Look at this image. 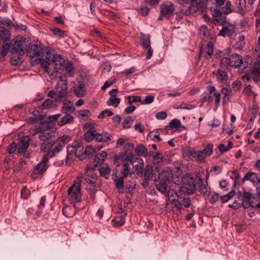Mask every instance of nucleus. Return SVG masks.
Listing matches in <instances>:
<instances>
[{
	"label": "nucleus",
	"instance_id": "nucleus-1",
	"mask_svg": "<svg viewBox=\"0 0 260 260\" xmlns=\"http://www.w3.org/2000/svg\"><path fill=\"white\" fill-rule=\"evenodd\" d=\"M85 131L83 135L84 140L87 142L95 141L97 142L109 144L112 142L110 135L106 132L99 133L93 123H86L84 125Z\"/></svg>",
	"mask_w": 260,
	"mask_h": 260
},
{
	"label": "nucleus",
	"instance_id": "nucleus-2",
	"mask_svg": "<svg viewBox=\"0 0 260 260\" xmlns=\"http://www.w3.org/2000/svg\"><path fill=\"white\" fill-rule=\"evenodd\" d=\"M26 41L25 39L17 38L10 44V47L12 53L10 62L13 65H18L23 61L22 55L25 53Z\"/></svg>",
	"mask_w": 260,
	"mask_h": 260
},
{
	"label": "nucleus",
	"instance_id": "nucleus-3",
	"mask_svg": "<svg viewBox=\"0 0 260 260\" xmlns=\"http://www.w3.org/2000/svg\"><path fill=\"white\" fill-rule=\"evenodd\" d=\"M196 182L191 174L187 173L184 176V183L180 187V191L184 194H192L196 190Z\"/></svg>",
	"mask_w": 260,
	"mask_h": 260
},
{
	"label": "nucleus",
	"instance_id": "nucleus-4",
	"mask_svg": "<svg viewBox=\"0 0 260 260\" xmlns=\"http://www.w3.org/2000/svg\"><path fill=\"white\" fill-rule=\"evenodd\" d=\"M242 205L244 208L250 206L260 208V197L245 191L242 197Z\"/></svg>",
	"mask_w": 260,
	"mask_h": 260
},
{
	"label": "nucleus",
	"instance_id": "nucleus-5",
	"mask_svg": "<svg viewBox=\"0 0 260 260\" xmlns=\"http://www.w3.org/2000/svg\"><path fill=\"white\" fill-rule=\"evenodd\" d=\"M81 187L79 182L74 183L69 188L68 194L69 200L71 204L79 203L81 201Z\"/></svg>",
	"mask_w": 260,
	"mask_h": 260
},
{
	"label": "nucleus",
	"instance_id": "nucleus-6",
	"mask_svg": "<svg viewBox=\"0 0 260 260\" xmlns=\"http://www.w3.org/2000/svg\"><path fill=\"white\" fill-rule=\"evenodd\" d=\"M67 81L64 77L60 76L59 81L55 87L56 95L55 101L56 102L61 101L67 95Z\"/></svg>",
	"mask_w": 260,
	"mask_h": 260
},
{
	"label": "nucleus",
	"instance_id": "nucleus-7",
	"mask_svg": "<svg viewBox=\"0 0 260 260\" xmlns=\"http://www.w3.org/2000/svg\"><path fill=\"white\" fill-rule=\"evenodd\" d=\"M81 150H83V147L78 141H75L73 145L67 146L66 160L70 159V156L73 155H76L80 160L83 159V153H81V154H79Z\"/></svg>",
	"mask_w": 260,
	"mask_h": 260
},
{
	"label": "nucleus",
	"instance_id": "nucleus-8",
	"mask_svg": "<svg viewBox=\"0 0 260 260\" xmlns=\"http://www.w3.org/2000/svg\"><path fill=\"white\" fill-rule=\"evenodd\" d=\"M25 51L27 56L32 58L36 55H40V54L43 52V48L39 41H37L36 43H28L27 41Z\"/></svg>",
	"mask_w": 260,
	"mask_h": 260
},
{
	"label": "nucleus",
	"instance_id": "nucleus-9",
	"mask_svg": "<svg viewBox=\"0 0 260 260\" xmlns=\"http://www.w3.org/2000/svg\"><path fill=\"white\" fill-rule=\"evenodd\" d=\"M140 43L145 51L147 52L146 58L147 59L150 58L152 56L153 51L151 47L149 35L141 33Z\"/></svg>",
	"mask_w": 260,
	"mask_h": 260
},
{
	"label": "nucleus",
	"instance_id": "nucleus-10",
	"mask_svg": "<svg viewBox=\"0 0 260 260\" xmlns=\"http://www.w3.org/2000/svg\"><path fill=\"white\" fill-rule=\"evenodd\" d=\"M125 159L130 162L134 168L137 172V174L142 173L144 161L143 159L133 154H129L126 156Z\"/></svg>",
	"mask_w": 260,
	"mask_h": 260
},
{
	"label": "nucleus",
	"instance_id": "nucleus-11",
	"mask_svg": "<svg viewBox=\"0 0 260 260\" xmlns=\"http://www.w3.org/2000/svg\"><path fill=\"white\" fill-rule=\"evenodd\" d=\"M184 155L187 156L190 160H195L200 162H205V157L200 150H196L193 148H189L184 151Z\"/></svg>",
	"mask_w": 260,
	"mask_h": 260
},
{
	"label": "nucleus",
	"instance_id": "nucleus-12",
	"mask_svg": "<svg viewBox=\"0 0 260 260\" xmlns=\"http://www.w3.org/2000/svg\"><path fill=\"white\" fill-rule=\"evenodd\" d=\"M50 62L51 65L53 66L55 73L60 72V71H63L64 64H65L66 61L60 55L51 54Z\"/></svg>",
	"mask_w": 260,
	"mask_h": 260
},
{
	"label": "nucleus",
	"instance_id": "nucleus-13",
	"mask_svg": "<svg viewBox=\"0 0 260 260\" xmlns=\"http://www.w3.org/2000/svg\"><path fill=\"white\" fill-rule=\"evenodd\" d=\"M174 6L170 2H165L160 6V14L164 16V17L170 18L174 15Z\"/></svg>",
	"mask_w": 260,
	"mask_h": 260
},
{
	"label": "nucleus",
	"instance_id": "nucleus-14",
	"mask_svg": "<svg viewBox=\"0 0 260 260\" xmlns=\"http://www.w3.org/2000/svg\"><path fill=\"white\" fill-rule=\"evenodd\" d=\"M236 24L230 22H226V24L222 26V29L220 30L218 36L225 37L226 36L231 37L235 33Z\"/></svg>",
	"mask_w": 260,
	"mask_h": 260
},
{
	"label": "nucleus",
	"instance_id": "nucleus-15",
	"mask_svg": "<svg viewBox=\"0 0 260 260\" xmlns=\"http://www.w3.org/2000/svg\"><path fill=\"white\" fill-rule=\"evenodd\" d=\"M49 154L45 155L42 158L41 161L37 164L34 169V173L37 174L42 172H45L48 167L47 164L48 161Z\"/></svg>",
	"mask_w": 260,
	"mask_h": 260
},
{
	"label": "nucleus",
	"instance_id": "nucleus-16",
	"mask_svg": "<svg viewBox=\"0 0 260 260\" xmlns=\"http://www.w3.org/2000/svg\"><path fill=\"white\" fill-rule=\"evenodd\" d=\"M31 139L29 136H24L20 139L18 152L20 154H24L27 150L30 142Z\"/></svg>",
	"mask_w": 260,
	"mask_h": 260
},
{
	"label": "nucleus",
	"instance_id": "nucleus-17",
	"mask_svg": "<svg viewBox=\"0 0 260 260\" xmlns=\"http://www.w3.org/2000/svg\"><path fill=\"white\" fill-rule=\"evenodd\" d=\"M172 176V172L169 167H165L163 169L162 172L159 174L158 177H155L153 179L154 182L158 180V179L167 181L170 182V179Z\"/></svg>",
	"mask_w": 260,
	"mask_h": 260
},
{
	"label": "nucleus",
	"instance_id": "nucleus-18",
	"mask_svg": "<svg viewBox=\"0 0 260 260\" xmlns=\"http://www.w3.org/2000/svg\"><path fill=\"white\" fill-rule=\"evenodd\" d=\"M107 156V154L105 151L96 154L94 159V167L88 166L86 169L87 171L93 170L98 165L102 164L104 162Z\"/></svg>",
	"mask_w": 260,
	"mask_h": 260
},
{
	"label": "nucleus",
	"instance_id": "nucleus-19",
	"mask_svg": "<svg viewBox=\"0 0 260 260\" xmlns=\"http://www.w3.org/2000/svg\"><path fill=\"white\" fill-rule=\"evenodd\" d=\"M74 122V116L70 113H66L64 114L60 120L57 121V125L59 126H63L67 124H72Z\"/></svg>",
	"mask_w": 260,
	"mask_h": 260
},
{
	"label": "nucleus",
	"instance_id": "nucleus-20",
	"mask_svg": "<svg viewBox=\"0 0 260 260\" xmlns=\"http://www.w3.org/2000/svg\"><path fill=\"white\" fill-rule=\"evenodd\" d=\"M231 67L234 68H240L242 63V57L238 54H233L230 56Z\"/></svg>",
	"mask_w": 260,
	"mask_h": 260
},
{
	"label": "nucleus",
	"instance_id": "nucleus-21",
	"mask_svg": "<svg viewBox=\"0 0 260 260\" xmlns=\"http://www.w3.org/2000/svg\"><path fill=\"white\" fill-rule=\"evenodd\" d=\"M51 53L47 51L46 52V55L44 58L40 59L41 66L42 69L46 72H48L49 71V66L51 65L50 62Z\"/></svg>",
	"mask_w": 260,
	"mask_h": 260
},
{
	"label": "nucleus",
	"instance_id": "nucleus-22",
	"mask_svg": "<svg viewBox=\"0 0 260 260\" xmlns=\"http://www.w3.org/2000/svg\"><path fill=\"white\" fill-rule=\"evenodd\" d=\"M213 52V44L212 42H209L206 47L200 52V56H204L206 59L211 57Z\"/></svg>",
	"mask_w": 260,
	"mask_h": 260
},
{
	"label": "nucleus",
	"instance_id": "nucleus-23",
	"mask_svg": "<svg viewBox=\"0 0 260 260\" xmlns=\"http://www.w3.org/2000/svg\"><path fill=\"white\" fill-rule=\"evenodd\" d=\"M213 74L216 76V79L219 82H225L228 80L227 73L221 70H217L213 72Z\"/></svg>",
	"mask_w": 260,
	"mask_h": 260
},
{
	"label": "nucleus",
	"instance_id": "nucleus-24",
	"mask_svg": "<svg viewBox=\"0 0 260 260\" xmlns=\"http://www.w3.org/2000/svg\"><path fill=\"white\" fill-rule=\"evenodd\" d=\"M252 63V59L250 57H247L245 59L244 61L242 60V63L241 65L242 68L240 69L239 72L241 74L247 72V69L251 67Z\"/></svg>",
	"mask_w": 260,
	"mask_h": 260
},
{
	"label": "nucleus",
	"instance_id": "nucleus-25",
	"mask_svg": "<svg viewBox=\"0 0 260 260\" xmlns=\"http://www.w3.org/2000/svg\"><path fill=\"white\" fill-rule=\"evenodd\" d=\"M159 182L155 184L156 189L160 192L164 193L166 192L167 187L170 182L159 179Z\"/></svg>",
	"mask_w": 260,
	"mask_h": 260
},
{
	"label": "nucleus",
	"instance_id": "nucleus-26",
	"mask_svg": "<svg viewBox=\"0 0 260 260\" xmlns=\"http://www.w3.org/2000/svg\"><path fill=\"white\" fill-rule=\"evenodd\" d=\"M191 3V5L189 7H188L186 13L189 15H191L194 16L201 14V12L199 10L198 6L195 4L194 1Z\"/></svg>",
	"mask_w": 260,
	"mask_h": 260
},
{
	"label": "nucleus",
	"instance_id": "nucleus-27",
	"mask_svg": "<svg viewBox=\"0 0 260 260\" xmlns=\"http://www.w3.org/2000/svg\"><path fill=\"white\" fill-rule=\"evenodd\" d=\"M252 79L257 82L260 80V66L259 64H254L251 73Z\"/></svg>",
	"mask_w": 260,
	"mask_h": 260
},
{
	"label": "nucleus",
	"instance_id": "nucleus-28",
	"mask_svg": "<svg viewBox=\"0 0 260 260\" xmlns=\"http://www.w3.org/2000/svg\"><path fill=\"white\" fill-rule=\"evenodd\" d=\"M99 170L101 176L106 178H109L110 173V168L107 164H104L102 167L99 168Z\"/></svg>",
	"mask_w": 260,
	"mask_h": 260
},
{
	"label": "nucleus",
	"instance_id": "nucleus-29",
	"mask_svg": "<svg viewBox=\"0 0 260 260\" xmlns=\"http://www.w3.org/2000/svg\"><path fill=\"white\" fill-rule=\"evenodd\" d=\"M85 87L83 84H80L78 86L74 87V93L78 97H82L85 92Z\"/></svg>",
	"mask_w": 260,
	"mask_h": 260
},
{
	"label": "nucleus",
	"instance_id": "nucleus-30",
	"mask_svg": "<svg viewBox=\"0 0 260 260\" xmlns=\"http://www.w3.org/2000/svg\"><path fill=\"white\" fill-rule=\"evenodd\" d=\"M154 173V171L152 167L150 165H147L146 166L144 170V177L151 180L152 179Z\"/></svg>",
	"mask_w": 260,
	"mask_h": 260
},
{
	"label": "nucleus",
	"instance_id": "nucleus-31",
	"mask_svg": "<svg viewBox=\"0 0 260 260\" xmlns=\"http://www.w3.org/2000/svg\"><path fill=\"white\" fill-rule=\"evenodd\" d=\"M199 180L201 182V184L199 187V191L201 193L204 195H208L210 192V187L208 186V184L206 183H204L202 180L200 178Z\"/></svg>",
	"mask_w": 260,
	"mask_h": 260
},
{
	"label": "nucleus",
	"instance_id": "nucleus-32",
	"mask_svg": "<svg viewBox=\"0 0 260 260\" xmlns=\"http://www.w3.org/2000/svg\"><path fill=\"white\" fill-rule=\"evenodd\" d=\"M245 180H249L253 183H257L259 181L256 174L252 172H248L245 175L243 179V181H244Z\"/></svg>",
	"mask_w": 260,
	"mask_h": 260
},
{
	"label": "nucleus",
	"instance_id": "nucleus-33",
	"mask_svg": "<svg viewBox=\"0 0 260 260\" xmlns=\"http://www.w3.org/2000/svg\"><path fill=\"white\" fill-rule=\"evenodd\" d=\"M81 152L83 154V159L85 156L88 158L92 157L95 153V149L90 146H87L85 150L83 149Z\"/></svg>",
	"mask_w": 260,
	"mask_h": 260
},
{
	"label": "nucleus",
	"instance_id": "nucleus-34",
	"mask_svg": "<svg viewBox=\"0 0 260 260\" xmlns=\"http://www.w3.org/2000/svg\"><path fill=\"white\" fill-rule=\"evenodd\" d=\"M211 23H213L216 25H221L226 24V19L225 17H222V16H219L218 17L213 18L211 20Z\"/></svg>",
	"mask_w": 260,
	"mask_h": 260
},
{
	"label": "nucleus",
	"instance_id": "nucleus-35",
	"mask_svg": "<svg viewBox=\"0 0 260 260\" xmlns=\"http://www.w3.org/2000/svg\"><path fill=\"white\" fill-rule=\"evenodd\" d=\"M135 151L138 156H142L144 157L147 156V149L142 145L138 146Z\"/></svg>",
	"mask_w": 260,
	"mask_h": 260
},
{
	"label": "nucleus",
	"instance_id": "nucleus-36",
	"mask_svg": "<svg viewBox=\"0 0 260 260\" xmlns=\"http://www.w3.org/2000/svg\"><path fill=\"white\" fill-rule=\"evenodd\" d=\"M53 145V142H48L47 143H43L41 145L40 150L43 152H51L50 150L51 149Z\"/></svg>",
	"mask_w": 260,
	"mask_h": 260
},
{
	"label": "nucleus",
	"instance_id": "nucleus-37",
	"mask_svg": "<svg viewBox=\"0 0 260 260\" xmlns=\"http://www.w3.org/2000/svg\"><path fill=\"white\" fill-rule=\"evenodd\" d=\"M213 144H208L207 146L202 150H200L205 158L211 155L213 152Z\"/></svg>",
	"mask_w": 260,
	"mask_h": 260
},
{
	"label": "nucleus",
	"instance_id": "nucleus-38",
	"mask_svg": "<svg viewBox=\"0 0 260 260\" xmlns=\"http://www.w3.org/2000/svg\"><path fill=\"white\" fill-rule=\"evenodd\" d=\"M244 40V37L243 36H240L234 44V47L238 49H241L245 44Z\"/></svg>",
	"mask_w": 260,
	"mask_h": 260
},
{
	"label": "nucleus",
	"instance_id": "nucleus-39",
	"mask_svg": "<svg viewBox=\"0 0 260 260\" xmlns=\"http://www.w3.org/2000/svg\"><path fill=\"white\" fill-rule=\"evenodd\" d=\"M221 93L223 95V99H227L230 101L232 95V90L230 88L222 87L221 89Z\"/></svg>",
	"mask_w": 260,
	"mask_h": 260
},
{
	"label": "nucleus",
	"instance_id": "nucleus-40",
	"mask_svg": "<svg viewBox=\"0 0 260 260\" xmlns=\"http://www.w3.org/2000/svg\"><path fill=\"white\" fill-rule=\"evenodd\" d=\"M124 222V217L121 216L120 217H118L115 219H112L111 224L113 226L119 227L122 225Z\"/></svg>",
	"mask_w": 260,
	"mask_h": 260
},
{
	"label": "nucleus",
	"instance_id": "nucleus-41",
	"mask_svg": "<svg viewBox=\"0 0 260 260\" xmlns=\"http://www.w3.org/2000/svg\"><path fill=\"white\" fill-rule=\"evenodd\" d=\"M120 102V99L117 97H114V98H109L107 102V104L109 106H113L116 108L118 106Z\"/></svg>",
	"mask_w": 260,
	"mask_h": 260
},
{
	"label": "nucleus",
	"instance_id": "nucleus-42",
	"mask_svg": "<svg viewBox=\"0 0 260 260\" xmlns=\"http://www.w3.org/2000/svg\"><path fill=\"white\" fill-rule=\"evenodd\" d=\"M116 187L119 190L123 189L124 187V179L123 177H118L114 179Z\"/></svg>",
	"mask_w": 260,
	"mask_h": 260
},
{
	"label": "nucleus",
	"instance_id": "nucleus-43",
	"mask_svg": "<svg viewBox=\"0 0 260 260\" xmlns=\"http://www.w3.org/2000/svg\"><path fill=\"white\" fill-rule=\"evenodd\" d=\"M222 12L228 15L233 12L232 6L231 2L228 1L225 2V5L222 8Z\"/></svg>",
	"mask_w": 260,
	"mask_h": 260
},
{
	"label": "nucleus",
	"instance_id": "nucleus-44",
	"mask_svg": "<svg viewBox=\"0 0 260 260\" xmlns=\"http://www.w3.org/2000/svg\"><path fill=\"white\" fill-rule=\"evenodd\" d=\"M51 137V133L48 132H43L39 135V139L43 142L49 141Z\"/></svg>",
	"mask_w": 260,
	"mask_h": 260
},
{
	"label": "nucleus",
	"instance_id": "nucleus-45",
	"mask_svg": "<svg viewBox=\"0 0 260 260\" xmlns=\"http://www.w3.org/2000/svg\"><path fill=\"white\" fill-rule=\"evenodd\" d=\"M195 4L198 6L200 12L203 13L206 9L207 4L202 0H194Z\"/></svg>",
	"mask_w": 260,
	"mask_h": 260
},
{
	"label": "nucleus",
	"instance_id": "nucleus-46",
	"mask_svg": "<svg viewBox=\"0 0 260 260\" xmlns=\"http://www.w3.org/2000/svg\"><path fill=\"white\" fill-rule=\"evenodd\" d=\"M63 147H64V146H63L61 143H58L57 145L54 147L53 150L51 152H49L48 153L49 154V156L50 157H53L56 153H58L62 149Z\"/></svg>",
	"mask_w": 260,
	"mask_h": 260
},
{
	"label": "nucleus",
	"instance_id": "nucleus-47",
	"mask_svg": "<svg viewBox=\"0 0 260 260\" xmlns=\"http://www.w3.org/2000/svg\"><path fill=\"white\" fill-rule=\"evenodd\" d=\"M128 104L129 105H132L133 103L137 102H140L141 103V98L138 95H129L127 96Z\"/></svg>",
	"mask_w": 260,
	"mask_h": 260
},
{
	"label": "nucleus",
	"instance_id": "nucleus-48",
	"mask_svg": "<svg viewBox=\"0 0 260 260\" xmlns=\"http://www.w3.org/2000/svg\"><path fill=\"white\" fill-rule=\"evenodd\" d=\"M71 140L70 136L68 135H64L57 138V142L61 143L63 146L68 143Z\"/></svg>",
	"mask_w": 260,
	"mask_h": 260
},
{
	"label": "nucleus",
	"instance_id": "nucleus-49",
	"mask_svg": "<svg viewBox=\"0 0 260 260\" xmlns=\"http://www.w3.org/2000/svg\"><path fill=\"white\" fill-rule=\"evenodd\" d=\"M209 11L211 12L213 18L221 16L222 12L218 9L217 6L210 8Z\"/></svg>",
	"mask_w": 260,
	"mask_h": 260
},
{
	"label": "nucleus",
	"instance_id": "nucleus-50",
	"mask_svg": "<svg viewBox=\"0 0 260 260\" xmlns=\"http://www.w3.org/2000/svg\"><path fill=\"white\" fill-rule=\"evenodd\" d=\"M63 70H65L67 73H69L71 76L74 75L73 67L71 63L65 62Z\"/></svg>",
	"mask_w": 260,
	"mask_h": 260
},
{
	"label": "nucleus",
	"instance_id": "nucleus-51",
	"mask_svg": "<svg viewBox=\"0 0 260 260\" xmlns=\"http://www.w3.org/2000/svg\"><path fill=\"white\" fill-rule=\"evenodd\" d=\"M235 194L234 190H232L230 192H229L228 194L221 196L220 199L222 202V203H225L228 201H229L231 199V198L234 196Z\"/></svg>",
	"mask_w": 260,
	"mask_h": 260
},
{
	"label": "nucleus",
	"instance_id": "nucleus-52",
	"mask_svg": "<svg viewBox=\"0 0 260 260\" xmlns=\"http://www.w3.org/2000/svg\"><path fill=\"white\" fill-rule=\"evenodd\" d=\"M199 35L203 39H205L208 36L209 31L207 26L203 25L201 27L199 30Z\"/></svg>",
	"mask_w": 260,
	"mask_h": 260
},
{
	"label": "nucleus",
	"instance_id": "nucleus-53",
	"mask_svg": "<svg viewBox=\"0 0 260 260\" xmlns=\"http://www.w3.org/2000/svg\"><path fill=\"white\" fill-rule=\"evenodd\" d=\"M181 125V121L178 119H173L169 124V127L171 128H178L180 127Z\"/></svg>",
	"mask_w": 260,
	"mask_h": 260
},
{
	"label": "nucleus",
	"instance_id": "nucleus-54",
	"mask_svg": "<svg viewBox=\"0 0 260 260\" xmlns=\"http://www.w3.org/2000/svg\"><path fill=\"white\" fill-rule=\"evenodd\" d=\"M75 108L72 106L63 105L61 108V112L63 114L72 113L74 112Z\"/></svg>",
	"mask_w": 260,
	"mask_h": 260
},
{
	"label": "nucleus",
	"instance_id": "nucleus-55",
	"mask_svg": "<svg viewBox=\"0 0 260 260\" xmlns=\"http://www.w3.org/2000/svg\"><path fill=\"white\" fill-rule=\"evenodd\" d=\"M126 156V155L125 153H122L119 154L118 156L115 157L114 159V163L115 164H116L117 166H119L118 163L119 161H122V160L127 161L125 159Z\"/></svg>",
	"mask_w": 260,
	"mask_h": 260
},
{
	"label": "nucleus",
	"instance_id": "nucleus-56",
	"mask_svg": "<svg viewBox=\"0 0 260 260\" xmlns=\"http://www.w3.org/2000/svg\"><path fill=\"white\" fill-rule=\"evenodd\" d=\"M136 182L134 181H129L126 183V187L129 192H133L136 188Z\"/></svg>",
	"mask_w": 260,
	"mask_h": 260
},
{
	"label": "nucleus",
	"instance_id": "nucleus-57",
	"mask_svg": "<svg viewBox=\"0 0 260 260\" xmlns=\"http://www.w3.org/2000/svg\"><path fill=\"white\" fill-rule=\"evenodd\" d=\"M220 64L223 67H231V58L230 57H225L221 59L220 61Z\"/></svg>",
	"mask_w": 260,
	"mask_h": 260
},
{
	"label": "nucleus",
	"instance_id": "nucleus-58",
	"mask_svg": "<svg viewBox=\"0 0 260 260\" xmlns=\"http://www.w3.org/2000/svg\"><path fill=\"white\" fill-rule=\"evenodd\" d=\"M154 96L151 95H147L145 99L142 101L141 100V104L143 105L150 104L154 101Z\"/></svg>",
	"mask_w": 260,
	"mask_h": 260
},
{
	"label": "nucleus",
	"instance_id": "nucleus-59",
	"mask_svg": "<svg viewBox=\"0 0 260 260\" xmlns=\"http://www.w3.org/2000/svg\"><path fill=\"white\" fill-rule=\"evenodd\" d=\"M52 32L55 36H59L61 38H64L66 36V34L64 31L57 28H55L52 29Z\"/></svg>",
	"mask_w": 260,
	"mask_h": 260
},
{
	"label": "nucleus",
	"instance_id": "nucleus-60",
	"mask_svg": "<svg viewBox=\"0 0 260 260\" xmlns=\"http://www.w3.org/2000/svg\"><path fill=\"white\" fill-rule=\"evenodd\" d=\"M214 95L215 98V105L216 108H217L218 107L220 102V93L218 91H215V93H214Z\"/></svg>",
	"mask_w": 260,
	"mask_h": 260
},
{
	"label": "nucleus",
	"instance_id": "nucleus-61",
	"mask_svg": "<svg viewBox=\"0 0 260 260\" xmlns=\"http://www.w3.org/2000/svg\"><path fill=\"white\" fill-rule=\"evenodd\" d=\"M17 145L15 142L11 143L8 147L7 151L9 154H13L16 150Z\"/></svg>",
	"mask_w": 260,
	"mask_h": 260
},
{
	"label": "nucleus",
	"instance_id": "nucleus-62",
	"mask_svg": "<svg viewBox=\"0 0 260 260\" xmlns=\"http://www.w3.org/2000/svg\"><path fill=\"white\" fill-rule=\"evenodd\" d=\"M0 24H3L10 27L13 26V23L9 19L3 18H1Z\"/></svg>",
	"mask_w": 260,
	"mask_h": 260
},
{
	"label": "nucleus",
	"instance_id": "nucleus-63",
	"mask_svg": "<svg viewBox=\"0 0 260 260\" xmlns=\"http://www.w3.org/2000/svg\"><path fill=\"white\" fill-rule=\"evenodd\" d=\"M219 197V196L218 193H213L209 199V202L212 204H215L218 200Z\"/></svg>",
	"mask_w": 260,
	"mask_h": 260
},
{
	"label": "nucleus",
	"instance_id": "nucleus-64",
	"mask_svg": "<svg viewBox=\"0 0 260 260\" xmlns=\"http://www.w3.org/2000/svg\"><path fill=\"white\" fill-rule=\"evenodd\" d=\"M52 104V101L49 99H47L42 104V107L44 109L49 108L51 107Z\"/></svg>",
	"mask_w": 260,
	"mask_h": 260
}]
</instances>
